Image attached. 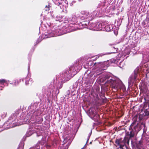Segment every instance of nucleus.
Wrapping results in <instances>:
<instances>
[{
    "mask_svg": "<svg viewBox=\"0 0 149 149\" xmlns=\"http://www.w3.org/2000/svg\"><path fill=\"white\" fill-rule=\"evenodd\" d=\"M106 84L110 85L114 88H119L121 87V86L119 84L118 82L115 81L111 79H110L109 80H107Z\"/></svg>",
    "mask_w": 149,
    "mask_h": 149,
    "instance_id": "nucleus-1",
    "label": "nucleus"
},
{
    "mask_svg": "<svg viewBox=\"0 0 149 149\" xmlns=\"http://www.w3.org/2000/svg\"><path fill=\"white\" fill-rule=\"evenodd\" d=\"M115 143L117 146H119V148L118 149H123V147L125 144V141L122 139H118L116 140Z\"/></svg>",
    "mask_w": 149,
    "mask_h": 149,
    "instance_id": "nucleus-2",
    "label": "nucleus"
},
{
    "mask_svg": "<svg viewBox=\"0 0 149 149\" xmlns=\"http://www.w3.org/2000/svg\"><path fill=\"white\" fill-rule=\"evenodd\" d=\"M30 130L33 132V133H36L37 131V123L35 122L32 123Z\"/></svg>",
    "mask_w": 149,
    "mask_h": 149,
    "instance_id": "nucleus-3",
    "label": "nucleus"
},
{
    "mask_svg": "<svg viewBox=\"0 0 149 149\" xmlns=\"http://www.w3.org/2000/svg\"><path fill=\"white\" fill-rule=\"evenodd\" d=\"M136 74L134 73L133 75L130 76L129 79L128 83L129 84H130L133 82V81L136 79Z\"/></svg>",
    "mask_w": 149,
    "mask_h": 149,
    "instance_id": "nucleus-4",
    "label": "nucleus"
},
{
    "mask_svg": "<svg viewBox=\"0 0 149 149\" xmlns=\"http://www.w3.org/2000/svg\"><path fill=\"white\" fill-rule=\"evenodd\" d=\"M97 30H102V24L100 23H95L94 26Z\"/></svg>",
    "mask_w": 149,
    "mask_h": 149,
    "instance_id": "nucleus-5",
    "label": "nucleus"
},
{
    "mask_svg": "<svg viewBox=\"0 0 149 149\" xmlns=\"http://www.w3.org/2000/svg\"><path fill=\"white\" fill-rule=\"evenodd\" d=\"M105 31H111L113 29L112 25L111 24H109L106 26L104 27Z\"/></svg>",
    "mask_w": 149,
    "mask_h": 149,
    "instance_id": "nucleus-6",
    "label": "nucleus"
},
{
    "mask_svg": "<svg viewBox=\"0 0 149 149\" xmlns=\"http://www.w3.org/2000/svg\"><path fill=\"white\" fill-rule=\"evenodd\" d=\"M63 142L64 143H68V144L69 145L71 143V140H70L69 137L68 136L66 137L64 139Z\"/></svg>",
    "mask_w": 149,
    "mask_h": 149,
    "instance_id": "nucleus-7",
    "label": "nucleus"
},
{
    "mask_svg": "<svg viewBox=\"0 0 149 149\" xmlns=\"http://www.w3.org/2000/svg\"><path fill=\"white\" fill-rule=\"evenodd\" d=\"M6 80L4 79H0V84L3 85L6 83Z\"/></svg>",
    "mask_w": 149,
    "mask_h": 149,
    "instance_id": "nucleus-8",
    "label": "nucleus"
},
{
    "mask_svg": "<svg viewBox=\"0 0 149 149\" xmlns=\"http://www.w3.org/2000/svg\"><path fill=\"white\" fill-rule=\"evenodd\" d=\"M124 65L125 64L123 62H120L119 64V67L121 68H122Z\"/></svg>",
    "mask_w": 149,
    "mask_h": 149,
    "instance_id": "nucleus-9",
    "label": "nucleus"
},
{
    "mask_svg": "<svg viewBox=\"0 0 149 149\" xmlns=\"http://www.w3.org/2000/svg\"><path fill=\"white\" fill-rule=\"evenodd\" d=\"M50 6H49V5H48V6H46L45 8V10L47 11H48L50 9Z\"/></svg>",
    "mask_w": 149,
    "mask_h": 149,
    "instance_id": "nucleus-10",
    "label": "nucleus"
},
{
    "mask_svg": "<svg viewBox=\"0 0 149 149\" xmlns=\"http://www.w3.org/2000/svg\"><path fill=\"white\" fill-rule=\"evenodd\" d=\"M89 16V13L86 12L84 13V17L85 18H87Z\"/></svg>",
    "mask_w": 149,
    "mask_h": 149,
    "instance_id": "nucleus-11",
    "label": "nucleus"
},
{
    "mask_svg": "<svg viewBox=\"0 0 149 149\" xmlns=\"http://www.w3.org/2000/svg\"><path fill=\"white\" fill-rule=\"evenodd\" d=\"M25 79H26V81L25 82V84L26 85H28L29 84V79L28 78H26Z\"/></svg>",
    "mask_w": 149,
    "mask_h": 149,
    "instance_id": "nucleus-12",
    "label": "nucleus"
},
{
    "mask_svg": "<svg viewBox=\"0 0 149 149\" xmlns=\"http://www.w3.org/2000/svg\"><path fill=\"white\" fill-rule=\"evenodd\" d=\"M136 117H134L133 118V120H134L133 122L132 123V124L131 125V126H133V125L134 124V123L136 122Z\"/></svg>",
    "mask_w": 149,
    "mask_h": 149,
    "instance_id": "nucleus-13",
    "label": "nucleus"
},
{
    "mask_svg": "<svg viewBox=\"0 0 149 149\" xmlns=\"http://www.w3.org/2000/svg\"><path fill=\"white\" fill-rule=\"evenodd\" d=\"M64 75V76L65 77H68V75L67 76V73H65Z\"/></svg>",
    "mask_w": 149,
    "mask_h": 149,
    "instance_id": "nucleus-14",
    "label": "nucleus"
},
{
    "mask_svg": "<svg viewBox=\"0 0 149 149\" xmlns=\"http://www.w3.org/2000/svg\"><path fill=\"white\" fill-rule=\"evenodd\" d=\"M130 137H133L134 136V135L132 134H130Z\"/></svg>",
    "mask_w": 149,
    "mask_h": 149,
    "instance_id": "nucleus-15",
    "label": "nucleus"
},
{
    "mask_svg": "<svg viewBox=\"0 0 149 149\" xmlns=\"http://www.w3.org/2000/svg\"><path fill=\"white\" fill-rule=\"evenodd\" d=\"M89 139V138H88L87 139V143L88 142V140Z\"/></svg>",
    "mask_w": 149,
    "mask_h": 149,
    "instance_id": "nucleus-16",
    "label": "nucleus"
},
{
    "mask_svg": "<svg viewBox=\"0 0 149 149\" xmlns=\"http://www.w3.org/2000/svg\"><path fill=\"white\" fill-rule=\"evenodd\" d=\"M96 63H95L94 64V65H95L96 64Z\"/></svg>",
    "mask_w": 149,
    "mask_h": 149,
    "instance_id": "nucleus-17",
    "label": "nucleus"
}]
</instances>
